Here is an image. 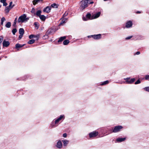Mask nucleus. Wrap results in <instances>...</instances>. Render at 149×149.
Returning a JSON list of instances; mask_svg holds the SVG:
<instances>
[{
	"label": "nucleus",
	"mask_w": 149,
	"mask_h": 149,
	"mask_svg": "<svg viewBox=\"0 0 149 149\" xmlns=\"http://www.w3.org/2000/svg\"><path fill=\"white\" fill-rule=\"evenodd\" d=\"M141 83L140 81L139 80H138L136 81L135 83V84H139Z\"/></svg>",
	"instance_id": "nucleus-38"
},
{
	"label": "nucleus",
	"mask_w": 149,
	"mask_h": 149,
	"mask_svg": "<svg viewBox=\"0 0 149 149\" xmlns=\"http://www.w3.org/2000/svg\"><path fill=\"white\" fill-rule=\"evenodd\" d=\"M6 0H1L0 2L3 3V6H6L7 5V4L6 2Z\"/></svg>",
	"instance_id": "nucleus-20"
},
{
	"label": "nucleus",
	"mask_w": 149,
	"mask_h": 149,
	"mask_svg": "<svg viewBox=\"0 0 149 149\" xmlns=\"http://www.w3.org/2000/svg\"><path fill=\"white\" fill-rule=\"evenodd\" d=\"M100 12H99L93 15L92 17V19H94L98 18L100 16Z\"/></svg>",
	"instance_id": "nucleus-8"
},
{
	"label": "nucleus",
	"mask_w": 149,
	"mask_h": 149,
	"mask_svg": "<svg viewBox=\"0 0 149 149\" xmlns=\"http://www.w3.org/2000/svg\"><path fill=\"white\" fill-rule=\"evenodd\" d=\"M88 2V4H93L94 3L93 1H91L90 0H86Z\"/></svg>",
	"instance_id": "nucleus-32"
},
{
	"label": "nucleus",
	"mask_w": 149,
	"mask_h": 149,
	"mask_svg": "<svg viewBox=\"0 0 149 149\" xmlns=\"http://www.w3.org/2000/svg\"><path fill=\"white\" fill-rule=\"evenodd\" d=\"M1 5L0 4V8H1Z\"/></svg>",
	"instance_id": "nucleus-48"
},
{
	"label": "nucleus",
	"mask_w": 149,
	"mask_h": 149,
	"mask_svg": "<svg viewBox=\"0 0 149 149\" xmlns=\"http://www.w3.org/2000/svg\"><path fill=\"white\" fill-rule=\"evenodd\" d=\"M93 38L95 39H99L101 38V35L99 34L93 36Z\"/></svg>",
	"instance_id": "nucleus-13"
},
{
	"label": "nucleus",
	"mask_w": 149,
	"mask_h": 149,
	"mask_svg": "<svg viewBox=\"0 0 149 149\" xmlns=\"http://www.w3.org/2000/svg\"><path fill=\"white\" fill-rule=\"evenodd\" d=\"M123 127L121 125L116 126L113 130V132L116 133L119 132L123 128Z\"/></svg>",
	"instance_id": "nucleus-4"
},
{
	"label": "nucleus",
	"mask_w": 149,
	"mask_h": 149,
	"mask_svg": "<svg viewBox=\"0 0 149 149\" xmlns=\"http://www.w3.org/2000/svg\"><path fill=\"white\" fill-rule=\"evenodd\" d=\"M132 37V36H130L126 38V40H128L130 39Z\"/></svg>",
	"instance_id": "nucleus-41"
},
{
	"label": "nucleus",
	"mask_w": 149,
	"mask_h": 149,
	"mask_svg": "<svg viewBox=\"0 0 149 149\" xmlns=\"http://www.w3.org/2000/svg\"><path fill=\"white\" fill-rule=\"evenodd\" d=\"M24 45H21L19 44H17L16 45L15 47L16 48H19L21 47H23L24 46Z\"/></svg>",
	"instance_id": "nucleus-19"
},
{
	"label": "nucleus",
	"mask_w": 149,
	"mask_h": 149,
	"mask_svg": "<svg viewBox=\"0 0 149 149\" xmlns=\"http://www.w3.org/2000/svg\"><path fill=\"white\" fill-rule=\"evenodd\" d=\"M12 2H10V3L9 5L8 6H9V8H12L14 6V5H13V6H12Z\"/></svg>",
	"instance_id": "nucleus-29"
},
{
	"label": "nucleus",
	"mask_w": 149,
	"mask_h": 149,
	"mask_svg": "<svg viewBox=\"0 0 149 149\" xmlns=\"http://www.w3.org/2000/svg\"><path fill=\"white\" fill-rule=\"evenodd\" d=\"M35 40L34 39H32L29 40L28 43L29 44H32L35 42Z\"/></svg>",
	"instance_id": "nucleus-26"
},
{
	"label": "nucleus",
	"mask_w": 149,
	"mask_h": 149,
	"mask_svg": "<svg viewBox=\"0 0 149 149\" xmlns=\"http://www.w3.org/2000/svg\"><path fill=\"white\" fill-rule=\"evenodd\" d=\"M62 142L63 143L64 146H67L69 143V141L66 140H63Z\"/></svg>",
	"instance_id": "nucleus-16"
},
{
	"label": "nucleus",
	"mask_w": 149,
	"mask_h": 149,
	"mask_svg": "<svg viewBox=\"0 0 149 149\" xmlns=\"http://www.w3.org/2000/svg\"><path fill=\"white\" fill-rule=\"evenodd\" d=\"M109 83V81H104L103 83H102L101 84L102 85H103Z\"/></svg>",
	"instance_id": "nucleus-28"
},
{
	"label": "nucleus",
	"mask_w": 149,
	"mask_h": 149,
	"mask_svg": "<svg viewBox=\"0 0 149 149\" xmlns=\"http://www.w3.org/2000/svg\"><path fill=\"white\" fill-rule=\"evenodd\" d=\"M51 10V7L47 6L44 9L43 11L44 12H46L47 13H48L50 12Z\"/></svg>",
	"instance_id": "nucleus-7"
},
{
	"label": "nucleus",
	"mask_w": 149,
	"mask_h": 149,
	"mask_svg": "<svg viewBox=\"0 0 149 149\" xmlns=\"http://www.w3.org/2000/svg\"><path fill=\"white\" fill-rule=\"evenodd\" d=\"M67 135L66 133H64L63 134V136L64 137H66L67 136Z\"/></svg>",
	"instance_id": "nucleus-43"
},
{
	"label": "nucleus",
	"mask_w": 149,
	"mask_h": 149,
	"mask_svg": "<svg viewBox=\"0 0 149 149\" xmlns=\"http://www.w3.org/2000/svg\"><path fill=\"white\" fill-rule=\"evenodd\" d=\"M136 13H140V12H139V11H137V12H136Z\"/></svg>",
	"instance_id": "nucleus-47"
},
{
	"label": "nucleus",
	"mask_w": 149,
	"mask_h": 149,
	"mask_svg": "<svg viewBox=\"0 0 149 149\" xmlns=\"http://www.w3.org/2000/svg\"><path fill=\"white\" fill-rule=\"evenodd\" d=\"M35 36L33 35H31L29 36V38L30 39H31L32 38H34Z\"/></svg>",
	"instance_id": "nucleus-35"
},
{
	"label": "nucleus",
	"mask_w": 149,
	"mask_h": 149,
	"mask_svg": "<svg viewBox=\"0 0 149 149\" xmlns=\"http://www.w3.org/2000/svg\"><path fill=\"white\" fill-rule=\"evenodd\" d=\"M126 139L125 138H118L117 139L116 141L118 142H121L125 141Z\"/></svg>",
	"instance_id": "nucleus-12"
},
{
	"label": "nucleus",
	"mask_w": 149,
	"mask_h": 149,
	"mask_svg": "<svg viewBox=\"0 0 149 149\" xmlns=\"http://www.w3.org/2000/svg\"><path fill=\"white\" fill-rule=\"evenodd\" d=\"M144 89L145 91L149 92V86L146 87H145L144 88Z\"/></svg>",
	"instance_id": "nucleus-34"
},
{
	"label": "nucleus",
	"mask_w": 149,
	"mask_h": 149,
	"mask_svg": "<svg viewBox=\"0 0 149 149\" xmlns=\"http://www.w3.org/2000/svg\"><path fill=\"white\" fill-rule=\"evenodd\" d=\"M6 19L5 17H3L1 19V25H3V22L6 21Z\"/></svg>",
	"instance_id": "nucleus-22"
},
{
	"label": "nucleus",
	"mask_w": 149,
	"mask_h": 149,
	"mask_svg": "<svg viewBox=\"0 0 149 149\" xmlns=\"http://www.w3.org/2000/svg\"><path fill=\"white\" fill-rule=\"evenodd\" d=\"M51 6L53 8H56L58 7L57 5L55 3H54L52 4L51 5Z\"/></svg>",
	"instance_id": "nucleus-27"
},
{
	"label": "nucleus",
	"mask_w": 149,
	"mask_h": 149,
	"mask_svg": "<svg viewBox=\"0 0 149 149\" xmlns=\"http://www.w3.org/2000/svg\"><path fill=\"white\" fill-rule=\"evenodd\" d=\"M66 38V36H63V37H60L59 40H58V42H61L63 41V40H64Z\"/></svg>",
	"instance_id": "nucleus-15"
},
{
	"label": "nucleus",
	"mask_w": 149,
	"mask_h": 149,
	"mask_svg": "<svg viewBox=\"0 0 149 149\" xmlns=\"http://www.w3.org/2000/svg\"><path fill=\"white\" fill-rule=\"evenodd\" d=\"M56 147L58 148H61L62 147V144L60 141L58 142L56 145Z\"/></svg>",
	"instance_id": "nucleus-11"
},
{
	"label": "nucleus",
	"mask_w": 149,
	"mask_h": 149,
	"mask_svg": "<svg viewBox=\"0 0 149 149\" xmlns=\"http://www.w3.org/2000/svg\"><path fill=\"white\" fill-rule=\"evenodd\" d=\"M69 42V41L68 40H65L63 42V44L64 45H68Z\"/></svg>",
	"instance_id": "nucleus-24"
},
{
	"label": "nucleus",
	"mask_w": 149,
	"mask_h": 149,
	"mask_svg": "<svg viewBox=\"0 0 149 149\" xmlns=\"http://www.w3.org/2000/svg\"><path fill=\"white\" fill-rule=\"evenodd\" d=\"M140 54V52H136V55H139Z\"/></svg>",
	"instance_id": "nucleus-46"
},
{
	"label": "nucleus",
	"mask_w": 149,
	"mask_h": 149,
	"mask_svg": "<svg viewBox=\"0 0 149 149\" xmlns=\"http://www.w3.org/2000/svg\"><path fill=\"white\" fill-rule=\"evenodd\" d=\"M11 26V23L10 22H7L5 25V26L7 28H10Z\"/></svg>",
	"instance_id": "nucleus-21"
},
{
	"label": "nucleus",
	"mask_w": 149,
	"mask_h": 149,
	"mask_svg": "<svg viewBox=\"0 0 149 149\" xmlns=\"http://www.w3.org/2000/svg\"><path fill=\"white\" fill-rule=\"evenodd\" d=\"M91 17V14L90 13H88L86 15V17L88 19V20Z\"/></svg>",
	"instance_id": "nucleus-30"
},
{
	"label": "nucleus",
	"mask_w": 149,
	"mask_h": 149,
	"mask_svg": "<svg viewBox=\"0 0 149 149\" xmlns=\"http://www.w3.org/2000/svg\"><path fill=\"white\" fill-rule=\"evenodd\" d=\"M67 19L66 18H64L61 21V23H60L59 25H62V24H64L66 22Z\"/></svg>",
	"instance_id": "nucleus-17"
},
{
	"label": "nucleus",
	"mask_w": 149,
	"mask_h": 149,
	"mask_svg": "<svg viewBox=\"0 0 149 149\" xmlns=\"http://www.w3.org/2000/svg\"><path fill=\"white\" fill-rule=\"evenodd\" d=\"M34 38H36V40H38L39 38V36L37 35L35 36V37Z\"/></svg>",
	"instance_id": "nucleus-42"
},
{
	"label": "nucleus",
	"mask_w": 149,
	"mask_h": 149,
	"mask_svg": "<svg viewBox=\"0 0 149 149\" xmlns=\"http://www.w3.org/2000/svg\"><path fill=\"white\" fill-rule=\"evenodd\" d=\"M34 24L35 26L36 27L37 29H38V23L37 22H35L34 23Z\"/></svg>",
	"instance_id": "nucleus-36"
},
{
	"label": "nucleus",
	"mask_w": 149,
	"mask_h": 149,
	"mask_svg": "<svg viewBox=\"0 0 149 149\" xmlns=\"http://www.w3.org/2000/svg\"><path fill=\"white\" fill-rule=\"evenodd\" d=\"M29 18L26 17V15L24 14L21 16H20L18 19L17 22L19 23H22L26 22H27Z\"/></svg>",
	"instance_id": "nucleus-1"
},
{
	"label": "nucleus",
	"mask_w": 149,
	"mask_h": 149,
	"mask_svg": "<svg viewBox=\"0 0 149 149\" xmlns=\"http://www.w3.org/2000/svg\"><path fill=\"white\" fill-rule=\"evenodd\" d=\"M88 6V2L86 0L82 1L80 6L81 9L83 10Z\"/></svg>",
	"instance_id": "nucleus-2"
},
{
	"label": "nucleus",
	"mask_w": 149,
	"mask_h": 149,
	"mask_svg": "<svg viewBox=\"0 0 149 149\" xmlns=\"http://www.w3.org/2000/svg\"><path fill=\"white\" fill-rule=\"evenodd\" d=\"M83 19L84 21H86L88 20V19H87V17H83Z\"/></svg>",
	"instance_id": "nucleus-39"
},
{
	"label": "nucleus",
	"mask_w": 149,
	"mask_h": 149,
	"mask_svg": "<svg viewBox=\"0 0 149 149\" xmlns=\"http://www.w3.org/2000/svg\"><path fill=\"white\" fill-rule=\"evenodd\" d=\"M17 30L16 29H13L12 30V32L14 35L15 34V33L17 32Z\"/></svg>",
	"instance_id": "nucleus-33"
},
{
	"label": "nucleus",
	"mask_w": 149,
	"mask_h": 149,
	"mask_svg": "<svg viewBox=\"0 0 149 149\" xmlns=\"http://www.w3.org/2000/svg\"><path fill=\"white\" fill-rule=\"evenodd\" d=\"M23 35V34H20L19 37V39H20L22 38Z\"/></svg>",
	"instance_id": "nucleus-45"
},
{
	"label": "nucleus",
	"mask_w": 149,
	"mask_h": 149,
	"mask_svg": "<svg viewBox=\"0 0 149 149\" xmlns=\"http://www.w3.org/2000/svg\"><path fill=\"white\" fill-rule=\"evenodd\" d=\"M64 118L65 117L64 115H61L59 118L55 120V124H57L63 118V119H64Z\"/></svg>",
	"instance_id": "nucleus-6"
},
{
	"label": "nucleus",
	"mask_w": 149,
	"mask_h": 149,
	"mask_svg": "<svg viewBox=\"0 0 149 149\" xmlns=\"http://www.w3.org/2000/svg\"><path fill=\"white\" fill-rule=\"evenodd\" d=\"M39 17L40 18V19L42 21H45L46 18L45 16L43 15H40V16H39Z\"/></svg>",
	"instance_id": "nucleus-14"
},
{
	"label": "nucleus",
	"mask_w": 149,
	"mask_h": 149,
	"mask_svg": "<svg viewBox=\"0 0 149 149\" xmlns=\"http://www.w3.org/2000/svg\"><path fill=\"white\" fill-rule=\"evenodd\" d=\"M145 79L146 80H148L149 79V75H147L145 77Z\"/></svg>",
	"instance_id": "nucleus-40"
},
{
	"label": "nucleus",
	"mask_w": 149,
	"mask_h": 149,
	"mask_svg": "<svg viewBox=\"0 0 149 149\" xmlns=\"http://www.w3.org/2000/svg\"><path fill=\"white\" fill-rule=\"evenodd\" d=\"M130 78H125L124 79L126 80L125 81L122 82L121 84L125 83L127 84H131L135 80V78H133L129 80Z\"/></svg>",
	"instance_id": "nucleus-3"
},
{
	"label": "nucleus",
	"mask_w": 149,
	"mask_h": 149,
	"mask_svg": "<svg viewBox=\"0 0 149 149\" xmlns=\"http://www.w3.org/2000/svg\"><path fill=\"white\" fill-rule=\"evenodd\" d=\"M19 33L20 34L23 35L24 33V30L23 28H20L19 30Z\"/></svg>",
	"instance_id": "nucleus-18"
},
{
	"label": "nucleus",
	"mask_w": 149,
	"mask_h": 149,
	"mask_svg": "<svg viewBox=\"0 0 149 149\" xmlns=\"http://www.w3.org/2000/svg\"><path fill=\"white\" fill-rule=\"evenodd\" d=\"M35 9L34 8H33L31 10V12L32 13H34L35 12Z\"/></svg>",
	"instance_id": "nucleus-44"
},
{
	"label": "nucleus",
	"mask_w": 149,
	"mask_h": 149,
	"mask_svg": "<svg viewBox=\"0 0 149 149\" xmlns=\"http://www.w3.org/2000/svg\"><path fill=\"white\" fill-rule=\"evenodd\" d=\"M11 9L10 8H9V6L6 7L5 10L6 12L8 13L9 10Z\"/></svg>",
	"instance_id": "nucleus-25"
},
{
	"label": "nucleus",
	"mask_w": 149,
	"mask_h": 149,
	"mask_svg": "<svg viewBox=\"0 0 149 149\" xmlns=\"http://www.w3.org/2000/svg\"><path fill=\"white\" fill-rule=\"evenodd\" d=\"M132 25V22L129 21L127 23L126 25V27L127 28H129L131 27Z\"/></svg>",
	"instance_id": "nucleus-10"
},
{
	"label": "nucleus",
	"mask_w": 149,
	"mask_h": 149,
	"mask_svg": "<svg viewBox=\"0 0 149 149\" xmlns=\"http://www.w3.org/2000/svg\"><path fill=\"white\" fill-rule=\"evenodd\" d=\"M17 18H16L15 19L14 22H13V26H14L15 25V24H16V22H17Z\"/></svg>",
	"instance_id": "nucleus-37"
},
{
	"label": "nucleus",
	"mask_w": 149,
	"mask_h": 149,
	"mask_svg": "<svg viewBox=\"0 0 149 149\" xmlns=\"http://www.w3.org/2000/svg\"><path fill=\"white\" fill-rule=\"evenodd\" d=\"M3 45L4 47H8L10 45V43L8 41L4 40L3 42Z\"/></svg>",
	"instance_id": "nucleus-9"
},
{
	"label": "nucleus",
	"mask_w": 149,
	"mask_h": 149,
	"mask_svg": "<svg viewBox=\"0 0 149 149\" xmlns=\"http://www.w3.org/2000/svg\"><path fill=\"white\" fill-rule=\"evenodd\" d=\"M98 132L96 131H93L89 134L90 138H94L98 134Z\"/></svg>",
	"instance_id": "nucleus-5"
},
{
	"label": "nucleus",
	"mask_w": 149,
	"mask_h": 149,
	"mask_svg": "<svg viewBox=\"0 0 149 149\" xmlns=\"http://www.w3.org/2000/svg\"><path fill=\"white\" fill-rule=\"evenodd\" d=\"M41 11L40 10H38L37 11L36 13V15L39 17V16L41 15Z\"/></svg>",
	"instance_id": "nucleus-23"
},
{
	"label": "nucleus",
	"mask_w": 149,
	"mask_h": 149,
	"mask_svg": "<svg viewBox=\"0 0 149 149\" xmlns=\"http://www.w3.org/2000/svg\"><path fill=\"white\" fill-rule=\"evenodd\" d=\"M3 39V37L2 36H0V44H1Z\"/></svg>",
	"instance_id": "nucleus-31"
}]
</instances>
